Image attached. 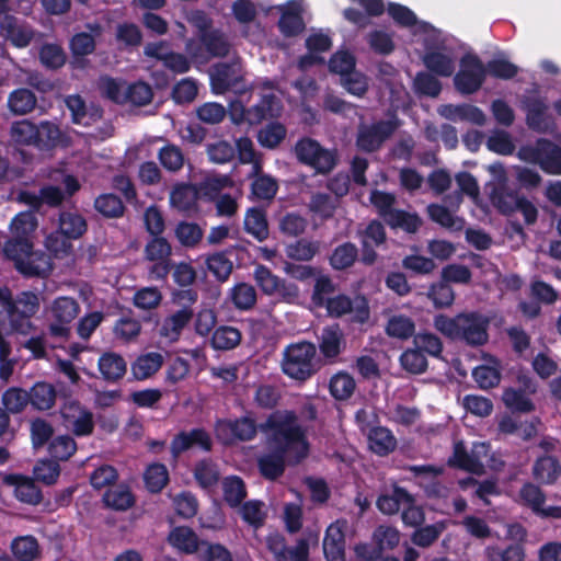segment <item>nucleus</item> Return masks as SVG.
<instances>
[{
  "instance_id": "f257e3e1",
  "label": "nucleus",
  "mask_w": 561,
  "mask_h": 561,
  "mask_svg": "<svg viewBox=\"0 0 561 561\" xmlns=\"http://www.w3.org/2000/svg\"><path fill=\"white\" fill-rule=\"evenodd\" d=\"M270 448L287 455L288 462H299L309 454L307 427L294 411L273 412L261 426Z\"/></svg>"
},
{
  "instance_id": "f03ea898",
  "label": "nucleus",
  "mask_w": 561,
  "mask_h": 561,
  "mask_svg": "<svg viewBox=\"0 0 561 561\" xmlns=\"http://www.w3.org/2000/svg\"><path fill=\"white\" fill-rule=\"evenodd\" d=\"M433 325L443 335L472 346L483 345L489 337V319L479 312H462L453 318L437 314Z\"/></svg>"
},
{
  "instance_id": "7ed1b4c3",
  "label": "nucleus",
  "mask_w": 561,
  "mask_h": 561,
  "mask_svg": "<svg viewBox=\"0 0 561 561\" xmlns=\"http://www.w3.org/2000/svg\"><path fill=\"white\" fill-rule=\"evenodd\" d=\"M3 252L23 275L46 276L53 268L50 257L41 251H33L32 242H5Z\"/></svg>"
},
{
  "instance_id": "20e7f679",
  "label": "nucleus",
  "mask_w": 561,
  "mask_h": 561,
  "mask_svg": "<svg viewBox=\"0 0 561 561\" xmlns=\"http://www.w3.org/2000/svg\"><path fill=\"white\" fill-rule=\"evenodd\" d=\"M316 346L309 342L288 345L282 354V371L298 381L309 379L316 373Z\"/></svg>"
},
{
  "instance_id": "39448f33",
  "label": "nucleus",
  "mask_w": 561,
  "mask_h": 561,
  "mask_svg": "<svg viewBox=\"0 0 561 561\" xmlns=\"http://www.w3.org/2000/svg\"><path fill=\"white\" fill-rule=\"evenodd\" d=\"M49 179L55 183L62 184L65 186V193L54 185H46L41 188L38 195L22 192L20 194V199L33 207H38L43 203L49 206H58L62 203L66 195L71 196L80 188L78 180L71 174H67L62 171L56 170L51 172L49 174Z\"/></svg>"
},
{
  "instance_id": "423d86ee",
  "label": "nucleus",
  "mask_w": 561,
  "mask_h": 561,
  "mask_svg": "<svg viewBox=\"0 0 561 561\" xmlns=\"http://www.w3.org/2000/svg\"><path fill=\"white\" fill-rule=\"evenodd\" d=\"M48 330L53 336L65 337L70 333V325L80 312L79 302L68 296L55 298L46 308Z\"/></svg>"
},
{
  "instance_id": "0eeeda50",
  "label": "nucleus",
  "mask_w": 561,
  "mask_h": 561,
  "mask_svg": "<svg viewBox=\"0 0 561 561\" xmlns=\"http://www.w3.org/2000/svg\"><path fill=\"white\" fill-rule=\"evenodd\" d=\"M294 152L300 163L311 167L318 173H329L335 165L334 152L309 137L298 140Z\"/></svg>"
},
{
  "instance_id": "6e6552de",
  "label": "nucleus",
  "mask_w": 561,
  "mask_h": 561,
  "mask_svg": "<svg viewBox=\"0 0 561 561\" xmlns=\"http://www.w3.org/2000/svg\"><path fill=\"white\" fill-rule=\"evenodd\" d=\"M486 69L474 55H466L460 60V70L454 78L456 89L463 94L478 91L484 82Z\"/></svg>"
},
{
  "instance_id": "1a4fd4ad",
  "label": "nucleus",
  "mask_w": 561,
  "mask_h": 561,
  "mask_svg": "<svg viewBox=\"0 0 561 561\" xmlns=\"http://www.w3.org/2000/svg\"><path fill=\"white\" fill-rule=\"evenodd\" d=\"M39 310V297L31 291L21 293L9 311L11 329L15 332L27 334L32 323L30 318Z\"/></svg>"
},
{
  "instance_id": "9d476101",
  "label": "nucleus",
  "mask_w": 561,
  "mask_h": 561,
  "mask_svg": "<svg viewBox=\"0 0 561 561\" xmlns=\"http://www.w3.org/2000/svg\"><path fill=\"white\" fill-rule=\"evenodd\" d=\"M489 453L490 446L486 443H474L471 450L468 451L463 443L458 442L454 446V454L449 462L469 472L481 474L489 460Z\"/></svg>"
},
{
  "instance_id": "9b49d317",
  "label": "nucleus",
  "mask_w": 561,
  "mask_h": 561,
  "mask_svg": "<svg viewBox=\"0 0 561 561\" xmlns=\"http://www.w3.org/2000/svg\"><path fill=\"white\" fill-rule=\"evenodd\" d=\"M517 502L541 518L561 519V504L547 505L545 492L535 483L523 484L518 491Z\"/></svg>"
},
{
  "instance_id": "f8f14e48",
  "label": "nucleus",
  "mask_w": 561,
  "mask_h": 561,
  "mask_svg": "<svg viewBox=\"0 0 561 561\" xmlns=\"http://www.w3.org/2000/svg\"><path fill=\"white\" fill-rule=\"evenodd\" d=\"M280 113V105L278 99L274 94H266L263 96L260 104L245 111V107L240 102H232L230 105V118L232 123L240 124L245 118L250 123L261 122L267 117L278 116Z\"/></svg>"
},
{
  "instance_id": "ddd939ff",
  "label": "nucleus",
  "mask_w": 561,
  "mask_h": 561,
  "mask_svg": "<svg viewBox=\"0 0 561 561\" xmlns=\"http://www.w3.org/2000/svg\"><path fill=\"white\" fill-rule=\"evenodd\" d=\"M520 159L537 163L548 174H561V148L548 141H538L536 149H523L519 151Z\"/></svg>"
},
{
  "instance_id": "4468645a",
  "label": "nucleus",
  "mask_w": 561,
  "mask_h": 561,
  "mask_svg": "<svg viewBox=\"0 0 561 561\" xmlns=\"http://www.w3.org/2000/svg\"><path fill=\"white\" fill-rule=\"evenodd\" d=\"M145 259L154 264L149 268L153 279H164L171 270L172 247L165 238L154 236L145 247Z\"/></svg>"
},
{
  "instance_id": "2eb2a0df",
  "label": "nucleus",
  "mask_w": 561,
  "mask_h": 561,
  "mask_svg": "<svg viewBox=\"0 0 561 561\" xmlns=\"http://www.w3.org/2000/svg\"><path fill=\"white\" fill-rule=\"evenodd\" d=\"M488 171L491 174V180L486 187L489 188V195L492 204L499 210H507L511 208L514 199L512 191H508V176L506 170L502 163L495 162L488 167Z\"/></svg>"
},
{
  "instance_id": "dca6fc26",
  "label": "nucleus",
  "mask_w": 561,
  "mask_h": 561,
  "mask_svg": "<svg viewBox=\"0 0 561 561\" xmlns=\"http://www.w3.org/2000/svg\"><path fill=\"white\" fill-rule=\"evenodd\" d=\"M324 305L333 317L351 314L352 319L357 322H365L369 317L368 302L362 296L351 299L345 295H339L327 299Z\"/></svg>"
},
{
  "instance_id": "f3484780",
  "label": "nucleus",
  "mask_w": 561,
  "mask_h": 561,
  "mask_svg": "<svg viewBox=\"0 0 561 561\" xmlns=\"http://www.w3.org/2000/svg\"><path fill=\"white\" fill-rule=\"evenodd\" d=\"M215 433L224 444H231L234 440H250L256 435V425L249 417L219 420L216 423Z\"/></svg>"
},
{
  "instance_id": "a211bd4d",
  "label": "nucleus",
  "mask_w": 561,
  "mask_h": 561,
  "mask_svg": "<svg viewBox=\"0 0 561 561\" xmlns=\"http://www.w3.org/2000/svg\"><path fill=\"white\" fill-rule=\"evenodd\" d=\"M396 128L397 124L393 121L362 125L358 129L357 146L364 151L371 152L378 149L393 134Z\"/></svg>"
},
{
  "instance_id": "6ab92c4d",
  "label": "nucleus",
  "mask_w": 561,
  "mask_h": 561,
  "mask_svg": "<svg viewBox=\"0 0 561 561\" xmlns=\"http://www.w3.org/2000/svg\"><path fill=\"white\" fill-rule=\"evenodd\" d=\"M65 426L77 436H87L93 432L92 413L78 402L69 401L61 409Z\"/></svg>"
},
{
  "instance_id": "aec40b11",
  "label": "nucleus",
  "mask_w": 561,
  "mask_h": 561,
  "mask_svg": "<svg viewBox=\"0 0 561 561\" xmlns=\"http://www.w3.org/2000/svg\"><path fill=\"white\" fill-rule=\"evenodd\" d=\"M241 79V67L238 62H220L210 70V85L215 94H222L228 90L240 92L238 84Z\"/></svg>"
},
{
  "instance_id": "412c9836",
  "label": "nucleus",
  "mask_w": 561,
  "mask_h": 561,
  "mask_svg": "<svg viewBox=\"0 0 561 561\" xmlns=\"http://www.w3.org/2000/svg\"><path fill=\"white\" fill-rule=\"evenodd\" d=\"M347 520L337 519L329 525L323 539V552L328 561H345V529Z\"/></svg>"
},
{
  "instance_id": "4be33fe9",
  "label": "nucleus",
  "mask_w": 561,
  "mask_h": 561,
  "mask_svg": "<svg viewBox=\"0 0 561 561\" xmlns=\"http://www.w3.org/2000/svg\"><path fill=\"white\" fill-rule=\"evenodd\" d=\"M201 447L208 451L211 448V439L208 433L202 428H194L190 432L179 433L171 442V453L174 458L191 447Z\"/></svg>"
},
{
  "instance_id": "5701e85b",
  "label": "nucleus",
  "mask_w": 561,
  "mask_h": 561,
  "mask_svg": "<svg viewBox=\"0 0 561 561\" xmlns=\"http://www.w3.org/2000/svg\"><path fill=\"white\" fill-rule=\"evenodd\" d=\"M518 380L524 387V391L514 388L506 389L503 392V402L511 410L530 412L534 410V404L525 392L534 393L536 391V385L527 376L519 377Z\"/></svg>"
},
{
  "instance_id": "b1692460",
  "label": "nucleus",
  "mask_w": 561,
  "mask_h": 561,
  "mask_svg": "<svg viewBox=\"0 0 561 561\" xmlns=\"http://www.w3.org/2000/svg\"><path fill=\"white\" fill-rule=\"evenodd\" d=\"M1 32L15 47H26L33 39L35 33L25 23L20 22L12 15H4L0 23Z\"/></svg>"
},
{
  "instance_id": "393cba45",
  "label": "nucleus",
  "mask_w": 561,
  "mask_h": 561,
  "mask_svg": "<svg viewBox=\"0 0 561 561\" xmlns=\"http://www.w3.org/2000/svg\"><path fill=\"white\" fill-rule=\"evenodd\" d=\"M193 317V311L188 308H182L170 317L165 318L159 329L160 337L168 343H173L180 339L182 330Z\"/></svg>"
},
{
  "instance_id": "a878e982",
  "label": "nucleus",
  "mask_w": 561,
  "mask_h": 561,
  "mask_svg": "<svg viewBox=\"0 0 561 561\" xmlns=\"http://www.w3.org/2000/svg\"><path fill=\"white\" fill-rule=\"evenodd\" d=\"M3 482L14 486L16 499L23 503L35 505L42 500L39 489L28 478L19 474H7L3 478Z\"/></svg>"
},
{
  "instance_id": "bb28decb",
  "label": "nucleus",
  "mask_w": 561,
  "mask_h": 561,
  "mask_svg": "<svg viewBox=\"0 0 561 561\" xmlns=\"http://www.w3.org/2000/svg\"><path fill=\"white\" fill-rule=\"evenodd\" d=\"M533 477L539 484H556L561 477V463L552 456L540 457L533 466Z\"/></svg>"
},
{
  "instance_id": "cd10ccee",
  "label": "nucleus",
  "mask_w": 561,
  "mask_h": 561,
  "mask_svg": "<svg viewBox=\"0 0 561 561\" xmlns=\"http://www.w3.org/2000/svg\"><path fill=\"white\" fill-rule=\"evenodd\" d=\"M301 10L302 5L300 1H290L279 7L282 16L278 24L283 34L293 36L302 31L304 22L300 16Z\"/></svg>"
},
{
  "instance_id": "c85d7f7f",
  "label": "nucleus",
  "mask_w": 561,
  "mask_h": 561,
  "mask_svg": "<svg viewBox=\"0 0 561 561\" xmlns=\"http://www.w3.org/2000/svg\"><path fill=\"white\" fill-rule=\"evenodd\" d=\"M163 362L164 357L159 352L141 354L131 364V374L137 380L148 379L161 368Z\"/></svg>"
},
{
  "instance_id": "c756f323",
  "label": "nucleus",
  "mask_w": 561,
  "mask_h": 561,
  "mask_svg": "<svg viewBox=\"0 0 561 561\" xmlns=\"http://www.w3.org/2000/svg\"><path fill=\"white\" fill-rule=\"evenodd\" d=\"M169 202L179 211H191L197 203V191L190 184H175L170 192Z\"/></svg>"
},
{
  "instance_id": "7c9ffc66",
  "label": "nucleus",
  "mask_w": 561,
  "mask_h": 561,
  "mask_svg": "<svg viewBox=\"0 0 561 561\" xmlns=\"http://www.w3.org/2000/svg\"><path fill=\"white\" fill-rule=\"evenodd\" d=\"M367 438L370 450L379 456H386L397 447V439L393 434L382 426L370 428Z\"/></svg>"
},
{
  "instance_id": "2f4dec72",
  "label": "nucleus",
  "mask_w": 561,
  "mask_h": 561,
  "mask_svg": "<svg viewBox=\"0 0 561 561\" xmlns=\"http://www.w3.org/2000/svg\"><path fill=\"white\" fill-rule=\"evenodd\" d=\"M37 221L31 211L18 214L11 221L10 230L12 239L8 242H32L30 237L35 231Z\"/></svg>"
},
{
  "instance_id": "473e14b6",
  "label": "nucleus",
  "mask_w": 561,
  "mask_h": 561,
  "mask_svg": "<svg viewBox=\"0 0 561 561\" xmlns=\"http://www.w3.org/2000/svg\"><path fill=\"white\" fill-rule=\"evenodd\" d=\"M99 370L102 377L107 381H116L126 373V362L117 353L107 352L99 358Z\"/></svg>"
},
{
  "instance_id": "72a5a7b5",
  "label": "nucleus",
  "mask_w": 561,
  "mask_h": 561,
  "mask_svg": "<svg viewBox=\"0 0 561 561\" xmlns=\"http://www.w3.org/2000/svg\"><path fill=\"white\" fill-rule=\"evenodd\" d=\"M385 332L390 337L408 340L415 335V323L409 316L401 313L390 314L385 325Z\"/></svg>"
},
{
  "instance_id": "f704fd0d",
  "label": "nucleus",
  "mask_w": 561,
  "mask_h": 561,
  "mask_svg": "<svg viewBox=\"0 0 561 561\" xmlns=\"http://www.w3.org/2000/svg\"><path fill=\"white\" fill-rule=\"evenodd\" d=\"M425 67L442 77H449L455 70V57L448 51L434 50L423 57Z\"/></svg>"
},
{
  "instance_id": "c9c22d12",
  "label": "nucleus",
  "mask_w": 561,
  "mask_h": 561,
  "mask_svg": "<svg viewBox=\"0 0 561 561\" xmlns=\"http://www.w3.org/2000/svg\"><path fill=\"white\" fill-rule=\"evenodd\" d=\"M35 94L25 88L12 91L8 96V108L14 115H26L36 106Z\"/></svg>"
},
{
  "instance_id": "e433bc0d",
  "label": "nucleus",
  "mask_w": 561,
  "mask_h": 561,
  "mask_svg": "<svg viewBox=\"0 0 561 561\" xmlns=\"http://www.w3.org/2000/svg\"><path fill=\"white\" fill-rule=\"evenodd\" d=\"M232 305L242 311L251 310L256 304V290L248 283L236 284L228 294Z\"/></svg>"
},
{
  "instance_id": "4c0bfd02",
  "label": "nucleus",
  "mask_w": 561,
  "mask_h": 561,
  "mask_svg": "<svg viewBox=\"0 0 561 561\" xmlns=\"http://www.w3.org/2000/svg\"><path fill=\"white\" fill-rule=\"evenodd\" d=\"M87 230L85 219L78 213L64 211L59 216L58 231L67 238L78 239Z\"/></svg>"
},
{
  "instance_id": "58836bf2",
  "label": "nucleus",
  "mask_w": 561,
  "mask_h": 561,
  "mask_svg": "<svg viewBox=\"0 0 561 561\" xmlns=\"http://www.w3.org/2000/svg\"><path fill=\"white\" fill-rule=\"evenodd\" d=\"M411 501L412 495L407 490L396 486L392 494H385L378 497L377 507L383 514L393 515L403 507L404 503H410Z\"/></svg>"
},
{
  "instance_id": "ea45409f",
  "label": "nucleus",
  "mask_w": 561,
  "mask_h": 561,
  "mask_svg": "<svg viewBox=\"0 0 561 561\" xmlns=\"http://www.w3.org/2000/svg\"><path fill=\"white\" fill-rule=\"evenodd\" d=\"M238 158L242 164H251L253 174L262 172V157L255 150L253 141L248 137H240L236 140Z\"/></svg>"
},
{
  "instance_id": "a19ab883",
  "label": "nucleus",
  "mask_w": 561,
  "mask_h": 561,
  "mask_svg": "<svg viewBox=\"0 0 561 561\" xmlns=\"http://www.w3.org/2000/svg\"><path fill=\"white\" fill-rule=\"evenodd\" d=\"M548 106L540 100H535L527 105V124L538 131H547L551 127V118L548 115Z\"/></svg>"
},
{
  "instance_id": "79ce46f5",
  "label": "nucleus",
  "mask_w": 561,
  "mask_h": 561,
  "mask_svg": "<svg viewBox=\"0 0 561 561\" xmlns=\"http://www.w3.org/2000/svg\"><path fill=\"white\" fill-rule=\"evenodd\" d=\"M10 137L16 145H36L38 141L37 125L27 119L14 122L10 127Z\"/></svg>"
},
{
  "instance_id": "37998d69",
  "label": "nucleus",
  "mask_w": 561,
  "mask_h": 561,
  "mask_svg": "<svg viewBox=\"0 0 561 561\" xmlns=\"http://www.w3.org/2000/svg\"><path fill=\"white\" fill-rule=\"evenodd\" d=\"M106 506L116 511H126L135 503V497L126 485L110 489L103 496Z\"/></svg>"
},
{
  "instance_id": "c03bdc74",
  "label": "nucleus",
  "mask_w": 561,
  "mask_h": 561,
  "mask_svg": "<svg viewBox=\"0 0 561 561\" xmlns=\"http://www.w3.org/2000/svg\"><path fill=\"white\" fill-rule=\"evenodd\" d=\"M343 334L337 325L327 327L321 333L320 351L328 357L333 358L341 352Z\"/></svg>"
},
{
  "instance_id": "a18cd8bd",
  "label": "nucleus",
  "mask_w": 561,
  "mask_h": 561,
  "mask_svg": "<svg viewBox=\"0 0 561 561\" xmlns=\"http://www.w3.org/2000/svg\"><path fill=\"white\" fill-rule=\"evenodd\" d=\"M12 553L19 561H33L39 554V545L33 536H21L11 543Z\"/></svg>"
},
{
  "instance_id": "49530a36",
  "label": "nucleus",
  "mask_w": 561,
  "mask_h": 561,
  "mask_svg": "<svg viewBox=\"0 0 561 561\" xmlns=\"http://www.w3.org/2000/svg\"><path fill=\"white\" fill-rule=\"evenodd\" d=\"M28 402L38 410L50 409L56 400L55 388L46 382H37L28 393Z\"/></svg>"
},
{
  "instance_id": "de8ad7c7",
  "label": "nucleus",
  "mask_w": 561,
  "mask_h": 561,
  "mask_svg": "<svg viewBox=\"0 0 561 561\" xmlns=\"http://www.w3.org/2000/svg\"><path fill=\"white\" fill-rule=\"evenodd\" d=\"M241 332L229 325H222L215 330L211 337V345L216 350H231L241 342Z\"/></svg>"
},
{
  "instance_id": "09e8293b",
  "label": "nucleus",
  "mask_w": 561,
  "mask_h": 561,
  "mask_svg": "<svg viewBox=\"0 0 561 561\" xmlns=\"http://www.w3.org/2000/svg\"><path fill=\"white\" fill-rule=\"evenodd\" d=\"M244 229L259 241L265 240L268 236L265 214L255 208L248 210L244 218Z\"/></svg>"
},
{
  "instance_id": "8fccbe9b",
  "label": "nucleus",
  "mask_w": 561,
  "mask_h": 561,
  "mask_svg": "<svg viewBox=\"0 0 561 561\" xmlns=\"http://www.w3.org/2000/svg\"><path fill=\"white\" fill-rule=\"evenodd\" d=\"M329 387L333 398L346 400L354 393L356 382L350 374L340 371L332 376Z\"/></svg>"
},
{
  "instance_id": "3c124183",
  "label": "nucleus",
  "mask_w": 561,
  "mask_h": 561,
  "mask_svg": "<svg viewBox=\"0 0 561 561\" xmlns=\"http://www.w3.org/2000/svg\"><path fill=\"white\" fill-rule=\"evenodd\" d=\"M178 241L185 248L196 247L203 239L204 231L195 222L181 221L174 230Z\"/></svg>"
},
{
  "instance_id": "603ef678",
  "label": "nucleus",
  "mask_w": 561,
  "mask_h": 561,
  "mask_svg": "<svg viewBox=\"0 0 561 561\" xmlns=\"http://www.w3.org/2000/svg\"><path fill=\"white\" fill-rule=\"evenodd\" d=\"M169 542L176 549L193 553L198 548L196 535L187 527H178L169 535Z\"/></svg>"
},
{
  "instance_id": "864d4df0",
  "label": "nucleus",
  "mask_w": 561,
  "mask_h": 561,
  "mask_svg": "<svg viewBox=\"0 0 561 561\" xmlns=\"http://www.w3.org/2000/svg\"><path fill=\"white\" fill-rule=\"evenodd\" d=\"M254 180L251 184L252 194L263 201H271L277 193L278 184L277 181L271 175L262 174H253Z\"/></svg>"
},
{
  "instance_id": "5fc2aeb1",
  "label": "nucleus",
  "mask_w": 561,
  "mask_h": 561,
  "mask_svg": "<svg viewBox=\"0 0 561 561\" xmlns=\"http://www.w3.org/2000/svg\"><path fill=\"white\" fill-rule=\"evenodd\" d=\"M339 205L336 197L328 194L317 193L311 196L308 208L311 213L322 219L331 218Z\"/></svg>"
},
{
  "instance_id": "6e6d98bb",
  "label": "nucleus",
  "mask_w": 561,
  "mask_h": 561,
  "mask_svg": "<svg viewBox=\"0 0 561 561\" xmlns=\"http://www.w3.org/2000/svg\"><path fill=\"white\" fill-rule=\"evenodd\" d=\"M158 159L165 170L173 173L180 171L185 161L182 150L172 144H168L159 150Z\"/></svg>"
},
{
  "instance_id": "4d7b16f0",
  "label": "nucleus",
  "mask_w": 561,
  "mask_h": 561,
  "mask_svg": "<svg viewBox=\"0 0 561 561\" xmlns=\"http://www.w3.org/2000/svg\"><path fill=\"white\" fill-rule=\"evenodd\" d=\"M373 541L382 553L391 550L400 542V533L397 528L387 525L378 526L373 533Z\"/></svg>"
},
{
  "instance_id": "13d9d810",
  "label": "nucleus",
  "mask_w": 561,
  "mask_h": 561,
  "mask_svg": "<svg viewBox=\"0 0 561 561\" xmlns=\"http://www.w3.org/2000/svg\"><path fill=\"white\" fill-rule=\"evenodd\" d=\"M146 486L151 492H160L169 481V472L164 465L152 463L144 473Z\"/></svg>"
},
{
  "instance_id": "bf43d9fd",
  "label": "nucleus",
  "mask_w": 561,
  "mask_h": 561,
  "mask_svg": "<svg viewBox=\"0 0 561 561\" xmlns=\"http://www.w3.org/2000/svg\"><path fill=\"white\" fill-rule=\"evenodd\" d=\"M445 529V522H438L433 525L419 527L412 534L411 540L414 545L426 548L430 547L433 542H435Z\"/></svg>"
},
{
  "instance_id": "052dcab7",
  "label": "nucleus",
  "mask_w": 561,
  "mask_h": 561,
  "mask_svg": "<svg viewBox=\"0 0 561 561\" xmlns=\"http://www.w3.org/2000/svg\"><path fill=\"white\" fill-rule=\"evenodd\" d=\"M225 501L231 506H239L247 496L245 485L239 477H228L222 482Z\"/></svg>"
},
{
  "instance_id": "680f3d73",
  "label": "nucleus",
  "mask_w": 561,
  "mask_h": 561,
  "mask_svg": "<svg viewBox=\"0 0 561 561\" xmlns=\"http://www.w3.org/2000/svg\"><path fill=\"white\" fill-rule=\"evenodd\" d=\"M206 153L211 162L225 164L233 159L236 150L229 141L220 139L207 144Z\"/></svg>"
},
{
  "instance_id": "e2e57ef3",
  "label": "nucleus",
  "mask_w": 561,
  "mask_h": 561,
  "mask_svg": "<svg viewBox=\"0 0 561 561\" xmlns=\"http://www.w3.org/2000/svg\"><path fill=\"white\" fill-rule=\"evenodd\" d=\"M427 297L432 300L435 308H448L455 300V293L453 288L442 279V282L430 286Z\"/></svg>"
},
{
  "instance_id": "0e129e2a",
  "label": "nucleus",
  "mask_w": 561,
  "mask_h": 561,
  "mask_svg": "<svg viewBox=\"0 0 561 561\" xmlns=\"http://www.w3.org/2000/svg\"><path fill=\"white\" fill-rule=\"evenodd\" d=\"M46 250L56 259H65L71 254L72 244L70 238L65 237L59 231L51 232L45 239Z\"/></svg>"
},
{
  "instance_id": "69168bd1",
  "label": "nucleus",
  "mask_w": 561,
  "mask_h": 561,
  "mask_svg": "<svg viewBox=\"0 0 561 561\" xmlns=\"http://www.w3.org/2000/svg\"><path fill=\"white\" fill-rule=\"evenodd\" d=\"M239 513L242 519L255 529L260 528L266 518L264 504L255 500L244 503L240 507Z\"/></svg>"
},
{
  "instance_id": "338daca9",
  "label": "nucleus",
  "mask_w": 561,
  "mask_h": 561,
  "mask_svg": "<svg viewBox=\"0 0 561 561\" xmlns=\"http://www.w3.org/2000/svg\"><path fill=\"white\" fill-rule=\"evenodd\" d=\"M285 137L286 128L279 123H271L259 131L257 141L265 148L274 149Z\"/></svg>"
},
{
  "instance_id": "774afa93",
  "label": "nucleus",
  "mask_w": 561,
  "mask_h": 561,
  "mask_svg": "<svg viewBox=\"0 0 561 561\" xmlns=\"http://www.w3.org/2000/svg\"><path fill=\"white\" fill-rule=\"evenodd\" d=\"M485 554L490 561H524L525 551L519 545H511L502 550L499 547H488Z\"/></svg>"
}]
</instances>
